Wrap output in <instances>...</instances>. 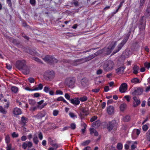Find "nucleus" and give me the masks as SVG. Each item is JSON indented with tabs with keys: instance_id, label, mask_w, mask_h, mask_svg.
<instances>
[{
	"instance_id": "nucleus-1",
	"label": "nucleus",
	"mask_w": 150,
	"mask_h": 150,
	"mask_svg": "<svg viewBox=\"0 0 150 150\" xmlns=\"http://www.w3.org/2000/svg\"><path fill=\"white\" fill-rule=\"evenodd\" d=\"M116 44V41L112 42L107 48H104L101 50V53L105 55L110 54L114 48Z\"/></svg>"
},
{
	"instance_id": "nucleus-2",
	"label": "nucleus",
	"mask_w": 150,
	"mask_h": 150,
	"mask_svg": "<svg viewBox=\"0 0 150 150\" xmlns=\"http://www.w3.org/2000/svg\"><path fill=\"white\" fill-rule=\"evenodd\" d=\"M130 35V32L125 35L124 39L118 44L117 47V49L114 50L112 54H114L119 51L122 48L124 45L127 41Z\"/></svg>"
},
{
	"instance_id": "nucleus-3",
	"label": "nucleus",
	"mask_w": 150,
	"mask_h": 150,
	"mask_svg": "<svg viewBox=\"0 0 150 150\" xmlns=\"http://www.w3.org/2000/svg\"><path fill=\"white\" fill-rule=\"evenodd\" d=\"M115 64L113 61L108 60L105 62L103 66L104 70L106 72H108L112 70L114 67Z\"/></svg>"
},
{
	"instance_id": "nucleus-4",
	"label": "nucleus",
	"mask_w": 150,
	"mask_h": 150,
	"mask_svg": "<svg viewBox=\"0 0 150 150\" xmlns=\"http://www.w3.org/2000/svg\"><path fill=\"white\" fill-rule=\"evenodd\" d=\"M75 81L76 79L74 78L69 77L66 79L64 83L69 87L73 88L74 87Z\"/></svg>"
},
{
	"instance_id": "nucleus-5",
	"label": "nucleus",
	"mask_w": 150,
	"mask_h": 150,
	"mask_svg": "<svg viewBox=\"0 0 150 150\" xmlns=\"http://www.w3.org/2000/svg\"><path fill=\"white\" fill-rule=\"evenodd\" d=\"M26 65V62L24 60L17 61L16 64V67L19 70H21Z\"/></svg>"
},
{
	"instance_id": "nucleus-6",
	"label": "nucleus",
	"mask_w": 150,
	"mask_h": 150,
	"mask_svg": "<svg viewBox=\"0 0 150 150\" xmlns=\"http://www.w3.org/2000/svg\"><path fill=\"white\" fill-rule=\"evenodd\" d=\"M116 122L115 120H112L108 122L107 125V128L109 131H111L113 129H115L117 125Z\"/></svg>"
},
{
	"instance_id": "nucleus-7",
	"label": "nucleus",
	"mask_w": 150,
	"mask_h": 150,
	"mask_svg": "<svg viewBox=\"0 0 150 150\" xmlns=\"http://www.w3.org/2000/svg\"><path fill=\"white\" fill-rule=\"evenodd\" d=\"M143 91V89L140 88H135L131 91V93L133 95H138L141 94Z\"/></svg>"
},
{
	"instance_id": "nucleus-8",
	"label": "nucleus",
	"mask_w": 150,
	"mask_h": 150,
	"mask_svg": "<svg viewBox=\"0 0 150 150\" xmlns=\"http://www.w3.org/2000/svg\"><path fill=\"white\" fill-rule=\"evenodd\" d=\"M45 75L49 80H51L54 77V74L53 71H48L45 72Z\"/></svg>"
},
{
	"instance_id": "nucleus-9",
	"label": "nucleus",
	"mask_w": 150,
	"mask_h": 150,
	"mask_svg": "<svg viewBox=\"0 0 150 150\" xmlns=\"http://www.w3.org/2000/svg\"><path fill=\"white\" fill-rule=\"evenodd\" d=\"M127 85L126 83H122L119 88V91L122 93H124L127 89Z\"/></svg>"
},
{
	"instance_id": "nucleus-10",
	"label": "nucleus",
	"mask_w": 150,
	"mask_h": 150,
	"mask_svg": "<svg viewBox=\"0 0 150 150\" xmlns=\"http://www.w3.org/2000/svg\"><path fill=\"white\" fill-rule=\"evenodd\" d=\"M140 133V130L139 129H134L132 132V137L133 139H136Z\"/></svg>"
},
{
	"instance_id": "nucleus-11",
	"label": "nucleus",
	"mask_w": 150,
	"mask_h": 150,
	"mask_svg": "<svg viewBox=\"0 0 150 150\" xmlns=\"http://www.w3.org/2000/svg\"><path fill=\"white\" fill-rule=\"evenodd\" d=\"M134 100L133 102V106L134 107H136L139 105L140 103V100L138 98L134 96L133 98Z\"/></svg>"
},
{
	"instance_id": "nucleus-12",
	"label": "nucleus",
	"mask_w": 150,
	"mask_h": 150,
	"mask_svg": "<svg viewBox=\"0 0 150 150\" xmlns=\"http://www.w3.org/2000/svg\"><path fill=\"white\" fill-rule=\"evenodd\" d=\"M44 102V100H42L40 101L37 103L38 105L37 108H38L39 109H41L44 107L45 106L47 105V103H45L42 104Z\"/></svg>"
},
{
	"instance_id": "nucleus-13",
	"label": "nucleus",
	"mask_w": 150,
	"mask_h": 150,
	"mask_svg": "<svg viewBox=\"0 0 150 150\" xmlns=\"http://www.w3.org/2000/svg\"><path fill=\"white\" fill-rule=\"evenodd\" d=\"M107 111L108 114L112 115L114 113V108L112 106H109L107 107Z\"/></svg>"
},
{
	"instance_id": "nucleus-14",
	"label": "nucleus",
	"mask_w": 150,
	"mask_h": 150,
	"mask_svg": "<svg viewBox=\"0 0 150 150\" xmlns=\"http://www.w3.org/2000/svg\"><path fill=\"white\" fill-rule=\"evenodd\" d=\"M127 143L129 145L131 144V150H134L135 148H137V141H129L127 142Z\"/></svg>"
},
{
	"instance_id": "nucleus-15",
	"label": "nucleus",
	"mask_w": 150,
	"mask_h": 150,
	"mask_svg": "<svg viewBox=\"0 0 150 150\" xmlns=\"http://www.w3.org/2000/svg\"><path fill=\"white\" fill-rule=\"evenodd\" d=\"M89 60H90L88 58V57H87L85 58H83L81 59H79L78 60H76V61L75 63H77V64H79L87 62Z\"/></svg>"
},
{
	"instance_id": "nucleus-16",
	"label": "nucleus",
	"mask_w": 150,
	"mask_h": 150,
	"mask_svg": "<svg viewBox=\"0 0 150 150\" xmlns=\"http://www.w3.org/2000/svg\"><path fill=\"white\" fill-rule=\"evenodd\" d=\"M71 103L74 105H78L80 103L79 99L77 98H74L70 100Z\"/></svg>"
},
{
	"instance_id": "nucleus-17",
	"label": "nucleus",
	"mask_w": 150,
	"mask_h": 150,
	"mask_svg": "<svg viewBox=\"0 0 150 150\" xmlns=\"http://www.w3.org/2000/svg\"><path fill=\"white\" fill-rule=\"evenodd\" d=\"M24 68H23L21 70L24 74L25 75L28 74L30 72V69L29 67L26 65L25 66Z\"/></svg>"
},
{
	"instance_id": "nucleus-18",
	"label": "nucleus",
	"mask_w": 150,
	"mask_h": 150,
	"mask_svg": "<svg viewBox=\"0 0 150 150\" xmlns=\"http://www.w3.org/2000/svg\"><path fill=\"white\" fill-rule=\"evenodd\" d=\"M13 113L15 115H18L21 114L22 112L21 110L18 108H16L13 110Z\"/></svg>"
},
{
	"instance_id": "nucleus-19",
	"label": "nucleus",
	"mask_w": 150,
	"mask_h": 150,
	"mask_svg": "<svg viewBox=\"0 0 150 150\" xmlns=\"http://www.w3.org/2000/svg\"><path fill=\"white\" fill-rule=\"evenodd\" d=\"M46 112H41L38 113L36 115L35 117L38 119H41L44 117L46 115Z\"/></svg>"
},
{
	"instance_id": "nucleus-20",
	"label": "nucleus",
	"mask_w": 150,
	"mask_h": 150,
	"mask_svg": "<svg viewBox=\"0 0 150 150\" xmlns=\"http://www.w3.org/2000/svg\"><path fill=\"white\" fill-rule=\"evenodd\" d=\"M52 56L49 55L46 56L44 58H43V60L45 62H47L49 63H50L51 62V59H52Z\"/></svg>"
},
{
	"instance_id": "nucleus-21",
	"label": "nucleus",
	"mask_w": 150,
	"mask_h": 150,
	"mask_svg": "<svg viewBox=\"0 0 150 150\" xmlns=\"http://www.w3.org/2000/svg\"><path fill=\"white\" fill-rule=\"evenodd\" d=\"M28 121V119L27 118L23 116L21 117V124L23 126L25 125L26 123Z\"/></svg>"
},
{
	"instance_id": "nucleus-22",
	"label": "nucleus",
	"mask_w": 150,
	"mask_h": 150,
	"mask_svg": "<svg viewBox=\"0 0 150 150\" xmlns=\"http://www.w3.org/2000/svg\"><path fill=\"white\" fill-rule=\"evenodd\" d=\"M125 68V67H122L117 68L116 70V72L119 74H122L124 72V70Z\"/></svg>"
},
{
	"instance_id": "nucleus-23",
	"label": "nucleus",
	"mask_w": 150,
	"mask_h": 150,
	"mask_svg": "<svg viewBox=\"0 0 150 150\" xmlns=\"http://www.w3.org/2000/svg\"><path fill=\"white\" fill-rule=\"evenodd\" d=\"M43 85L41 83L39 84L38 86H33V88H34V91L41 90L42 89Z\"/></svg>"
},
{
	"instance_id": "nucleus-24",
	"label": "nucleus",
	"mask_w": 150,
	"mask_h": 150,
	"mask_svg": "<svg viewBox=\"0 0 150 150\" xmlns=\"http://www.w3.org/2000/svg\"><path fill=\"white\" fill-rule=\"evenodd\" d=\"M33 141L34 143L36 144H37L39 141L38 139L37 134H35L33 135Z\"/></svg>"
},
{
	"instance_id": "nucleus-25",
	"label": "nucleus",
	"mask_w": 150,
	"mask_h": 150,
	"mask_svg": "<svg viewBox=\"0 0 150 150\" xmlns=\"http://www.w3.org/2000/svg\"><path fill=\"white\" fill-rule=\"evenodd\" d=\"M139 69V67L137 66V65H134L133 68L134 73L135 74L138 73Z\"/></svg>"
},
{
	"instance_id": "nucleus-26",
	"label": "nucleus",
	"mask_w": 150,
	"mask_h": 150,
	"mask_svg": "<svg viewBox=\"0 0 150 150\" xmlns=\"http://www.w3.org/2000/svg\"><path fill=\"white\" fill-rule=\"evenodd\" d=\"M18 88L15 86H12L11 88L12 91L15 93H17L18 91Z\"/></svg>"
},
{
	"instance_id": "nucleus-27",
	"label": "nucleus",
	"mask_w": 150,
	"mask_h": 150,
	"mask_svg": "<svg viewBox=\"0 0 150 150\" xmlns=\"http://www.w3.org/2000/svg\"><path fill=\"white\" fill-rule=\"evenodd\" d=\"M127 105L125 103H123L120 105V108L121 111H124L126 108Z\"/></svg>"
},
{
	"instance_id": "nucleus-28",
	"label": "nucleus",
	"mask_w": 150,
	"mask_h": 150,
	"mask_svg": "<svg viewBox=\"0 0 150 150\" xmlns=\"http://www.w3.org/2000/svg\"><path fill=\"white\" fill-rule=\"evenodd\" d=\"M57 100V101H62L64 102V103H67V105H68L69 103L62 96L59 97L58 98Z\"/></svg>"
},
{
	"instance_id": "nucleus-29",
	"label": "nucleus",
	"mask_w": 150,
	"mask_h": 150,
	"mask_svg": "<svg viewBox=\"0 0 150 150\" xmlns=\"http://www.w3.org/2000/svg\"><path fill=\"white\" fill-rule=\"evenodd\" d=\"M7 110H6L2 106H0V112L4 114H6L7 113Z\"/></svg>"
},
{
	"instance_id": "nucleus-30",
	"label": "nucleus",
	"mask_w": 150,
	"mask_h": 150,
	"mask_svg": "<svg viewBox=\"0 0 150 150\" xmlns=\"http://www.w3.org/2000/svg\"><path fill=\"white\" fill-rule=\"evenodd\" d=\"M88 99V98L86 96H83L81 97L79 99V100L81 102H85Z\"/></svg>"
},
{
	"instance_id": "nucleus-31",
	"label": "nucleus",
	"mask_w": 150,
	"mask_h": 150,
	"mask_svg": "<svg viewBox=\"0 0 150 150\" xmlns=\"http://www.w3.org/2000/svg\"><path fill=\"white\" fill-rule=\"evenodd\" d=\"M130 117L129 116L127 115L124 117L123 118V121L125 122H127L130 120Z\"/></svg>"
},
{
	"instance_id": "nucleus-32",
	"label": "nucleus",
	"mask_w": 150,
	"mask_h": 150,
	"mask_svg": "<svg viewBox=\"0 0 150 150\" xmlns=\"http://www.w3.org/2000/svg\"><path fill=\"white\" fill-rule=\"evenodd\" d=\"M124 2V1H122L121 2L120 5L118 6L117 8L116 9V10L115 11L113 12V13L114 14H115L118 11L119 9L122 6Z\"/></svg>"
},
{
	"instance_id": "nucleus-33",
	"label": "nucleus",
	"mask_w": 150,
	"mask_h": 150,
	"mask_svg": "<svg viewBox=\"0 0 150 150\" xmlns=\"http://www.w3.org/2000/svg\"><path fill=\"white\" fill-rule=\"evenodd\" d=\"M5 140L6 143L8 144L10 142V138L9 135H7L5 137Z\"/></svg>"
},
{
	"instance_id": "nucleus-34",
	"label": "nucleus",
	"mask_w": 150,
	"mask_h": 150,
	"mask_svg": "<svg viewBox=\"0 0 150 150\" xmlns=\"http://www.w3.org/2000/svg\"><path fill=\"white\" fill-rule=\"evenodd\" d=\"M132 83H140V81L139 79L137 78H134L131 80Z\"/></svg>"
},
{
	"instance_id": "nucleus-35",
	"label": "nucleus",
	"mask_w": 150,
	"mask_h": 150,
	"mask_svg": "<svg viewBox=\"0 0 150 150\" xmlns=\"http://www.w3.org/2000/svg\"><path fill=\"white\" fill-rule=\"evenodd\" d=\"M29 103L32 105H34L36 104V102L35 101V100L33 99H30L29 100Z\"/></svg>"
},
{
	"instance_id": "nucleus-36",
	"label": "nucleus",
	"mask_w": 150,
	"mask_h": 150,
	"mask_svg": "<svg viewBox=\"0 0 150 150\" xmlns=\"http://www.w3.org/2000/svg\"><path fill=\"white\" fill-rule=\"evenodd\" d=\"M88 109L87 108H82L81 110L82 112L86 115L88 114Z\"/></svg>"
},
{
	"instance_id": "nucleus-37",
	"label": "nucleus",
	"mask_w": 150,
	"mask_h": 150,
	"mask_svg": "<svg viewBox=\"0 0 150 150\" xmlns=\"http://www.w3.org/2000/svg\"><path fill=\"white\" fill-rule=\"evenodd\" d=\"M123 146L121 143H118L117 146V149L119 150H121Z\"/></svg>"
},
{
	"instance_id": "nucleus-38",
	"label": "nucleus",
	"mask_w": 150,
	"mask_h": 150,
	"mask_svg": "<svg viewBox=\"0 0 150 150\" xmlns=\"http://www.w3.org/2000/svg\"><path fill=\"white\" fill-rule=\"evenodd\" d=\"M50 144L51 145H52V146L54 147L55 149H57L59 147L58 145L56 143H53L51 142V143H50Z\"/></svg>"
},
{
	"instance_id": "nucleus-39",
	"label": "nucleus",
	"mask_w": 150,
	"mask_h": 150,
	"mask_svg": "<svg viewBox=\"0 0 150 150\" xmlns=\"http://www.w3.org/2000/svg\"><path fill=\"white\" fill-rule=\"evenodd\" d=\"M43 90L46 93H48L51 90L48 86H45L44 87Z\"/></svg>"
},
{
	"instance_id": "nucleus-40",
	"label": "nucleus",
	"mask_w": 150,
	"mask_h": 150,
	"mask_svg": "<svg viewBox=\"0 0 150 150\" xmlns=\"http://www.w3.org/2000/svg\"><path fill=\"white\" fill-rule=\"evenodd\" d=\"M90 142V141L89 140H87L85 142H83L81 144L83 146H86L88 145Z\"/></svg>"
},
{
	"instance_id": "nucleus-41",
	"label": "nucleus",
	"mask_w": 150,
	"mask_h": 150,
	"mask_svg": "<svg viewBox=\"0 0 150 150\" xmlns=\"http://www.w3.org/2000/svg\"><path fill=\"white\" fill-rule=\"evenodd\" d=\"M146 138L148 140L150 141V129L148 130V132L146 133Z\"/></svg>"
},
{
	"instance_id": "nucleus-42",
	"label": "nucleus",
	"mask_w": 150,
	"mask_h": 150,
	"mask_svg": "<svg viewBox=\"0 0 150 150\" xmlns=\"http://www.w3.org/2000/svg\"><path fill=\"white\" fill-rule=\"evenodd\" d=\"M38 137L40 140H42L43 138V135L41 132H38Z\"/></svg>"
},
{
	"instance_id": "nucleus-43",
	"label": "nucleus",
	"mask_w": 150,
	"mask_h": 150,
	"mask_svg": "<svg viewBox=\"0 0 150 150\" xmlns=\"http://www.w3.org/2000/svg\"><path fill=\"white\" fill-rule=\"evenodd\" d=\"M145 1V0H140L139 3V7L142 8L143 6Z\"/></svg>"
},
{
	"instance_id": "nucleus-44",
	"label": "nucleus",
	"mask_w": 150,
	"mask_h": 150,
	"mask_svg": "<svg viewBox=\"0 0 150 150\" xmlns=\"http://www.w3.org/2000/svg\"><path fill=\"white\" fill-rule=\"evenodd\" d=\"M6 149V150H14L13 149H12L11 145L10 144H7Z\"/></svg>"
},
{
	"instance_id": "nucleus-45",
	"label": "nucleus",
	"mask_w": 150,
	"mask_h": 150,
	"mask_svg": "<svg viewBox=\"0 0 150 150\" xmlns=\"http://www.w3.org/2000/svg\"><path fill=\"white\" fill-rule=\"evenodd\" d=\"M124 98L126 100L127 102H129L131 99L129 95H126L125 96Z\"/></svg>"
},
{
	"instance_id": "nucleus-46",
	"label": "nucleus",
	"mask_w": 150,
	"mask_h": 150,
	"mask_svg": "<svg viewBox=\"0 0 150 150\" xmlns=\"http://www.w3.org/2000/svg\"><path fill=\"white\" fill-rule=\"evenodd\" d=\"M59 113V111L57 110H54L53 112V115L54 116H56Z\"/></svg>"
},
{
	"instance_id": "nucleus-47",
	"label": "nucleus",
	"mask_w": 150,
	"mask_h": 150,
	"mask_svg": "<svg viewBox=\"0 0 150 150\" xmlns=\"http://www.w3.org/2000/svg\"><path fill=\"white\" fill-rule=\"evenodd\" d=\"M51 62H50L51 63H56L58 62V60L56 59L55 58H54L53 57H52Z\"/></svg>"
},
{
	"instance_id": "nucleus-48",
	"label": "nucleus",
	"mask_w": 150,
	"mask_h": 150,
	"mask_svg": "<svg viewBox=\"0 0 150 150\" xmlns=\"http://www.w3.org/2000/svg\"><path fill=\"white\" fill-rule=\"evenodd\" d=\"M6 2L8 4V6L11 8H12V3L11 0H6Z\"/></svg>"
},
{
	"instance_id": "nucleus-49",
	"label": "nucleus",
	"mask_w": 150,
	"mask_h": 150,
	"mask_svg": "<svg viewBox=\"0 0 150 150\" xmlns=\"http://www.w3.org/2000/svg\"><path fill=\"white\" fill-rule=\"evenodd\" d=\"M72 129H75L76 128V125L75 123H72L71 124L70 127Z\"/></svg>"
},
{
	"instance_id": "nucleus-50",
	"label": "nucleus",
	"mask_w": 150,
	"mask_h": 150,
	"mask_svg": "<svg viewBox=\"0 0 150 150\" xmlns=\"http://www.w3.org/2000/svg\"><path fill=\"white\" fill-rule=\"evenodd\" d=\"M96 56V54H93L88 56V58L89 60H90L95 57Z\"/></svg>"
},
{
	"instance_id": "nucleus-51",
	"label": "nucleus",
	"mask_w": 150,
	"mask_h": 150,
	"mask_svg": "<svg viewBox=\"0 0 150 150\" xmlns=\"http://www.w3.org/2000/svg\"><path fill=\"white\" fill-rule=\"evenodd\" d=\"M30 4L33 6H35L36 3L35 0H30Z\"/></svg>"
},
{
	"instance_id": "nucleus-52",
	"label": "nucleus",
	"mask_w": 150,
	"mask_h": 150,
	"mask_svg": "<svg viewBox=\"0 0 150 150\" xmlns=\"http://www.w3.org/2000/svg\"><path fill=\"white\" fill-rule=\"evenodd\" d=\"M144 65L145 67L149 69L150 68V63L146 62L144 64Z\"/></svg>"
},
{
	"instance_id": "nucleus-53",
	"label": "nucleus",
	"mask_w": 150,
	"mask_h": 150,
	"mask_svg": "<svg viewBox=\"0 0 150 150\" xmlns=\"http://www.w3.org/2000/svg\"><path fill=\"white\" fill-rule=\"evenodd\" d=\"M11 135L13 138H16L18 137V134L16 132H14Z\"/></svg>"
},
{
	"instance_id": "nucleus-54",
	"label": "nucleus",
	"mask_w": 150,
	"mask_h": 150,
	"mask_svg": "<svg viewBox=\"0 0 150 150\" xmlns=\"http://www.w3.org/2000/svg\"><path fill=\"white\" fill-rule=\"evenodd\" d=\"M64 97L67 100H69L70 99V96L69 94L68 93H66L64 95Z\"/></svg>"
},
{
	"instance_id": "nucleus-55",
	"label": "nucleus",
	"mask_w": 150,
	"mask_h": 150,
	"mask_svg": "<svg viewBox=\"0 0 150 150\" xmlns=\"http://www.w3.org/2000/svg\"><path fill=\"white\" fill-rule=\"evenodd\" d=\"M28 80L30 83H33L35 82V79L33 78H29L28 79Z\"/></svg>"
},
{
	"instance_id": "nucleus-56",
	"label": "nucleus",
	"mask_w": 150,
	"mask_h": 150,
	"mask_svg": "<svg viewBox=\"0 0 150 150\" xmlns=\"http://www.w3.org/2000/svg\"><path fill=\"white\" fill-rule=\"evenodd\" d=\"M16 102L20 106V107H23V106L22 105H24V104L23 103H24V102H22V103L20 102L19 100H16Z\"/></svg>"
},
{
	"instance_id": "nucleus-57",
	"label": "nucleus",
	"mask_w": 150,
	"mask_h": 150,
	"mask_svg": "<svg viewBox=\"0 0 150 150\" xmlns=\"http://www.w3.org/2000/svg\"><path fill=\"white\" fill-rule=\"evenodd\" d=\"M83 126L84 128L82 129L81 130V132L83 134L85 132L87 125L85 124H84L83 125Z\"/></svg>"
},
{
	"instance_id": "nucleus-58",
	"label": "nucleus",
	"mask_w": 150,
	"mask_h": 150,
	"mask_svg": "<svg viewBox=\"0 0 150 150\" xmlns=\"http://www.w3.org/2000/svg\"><path fill=\"white\" fill-rule=\"evenodd\" d=\"M69 116L72 118H76V116L72 112H70L69 114Z\"/></svg>"
},
{
	"instance_id": "nucleus-59",
	"label": "nucleus",
	"mask_w": 150,
	"mask_h": 150,
	"mask_svg": "<svg viewBox=\"0 0 150 150\" xmlns=\"http://www.w3.org/2000/svg\"><path fill=\"white\" fill-rule=\"evenodd\" d=\"M81 85L83 86H84L86 85V82L85 79H82L81 82Z\"/></svg>"
},
{
	"instance_id": "nucleus-60",
	"label": "nucleus",
	"mask_w": 150,
	"mask_h": 150,
	"mask_svg": "<svg viewBox=\"0 0 150 150\" xmlns=\"http://www.w3.org/2000/svg\"><path fill=\"white\" fill-rule=\"evenodd\" d=\"M56 94L62 95L63 92L62 91L60 90H57L56 91Z\"/></svg>"
},
{
	"instance_id": "nucleus-61",
	"label": "nucleus",
	"mask_w": 150,
	"mask_h": 150,
	"mask_svg": "<svg viewBox=\"0 0 150 150\" xmlns=\"http://www.w3.org/2000/svg\"><path fill=\"white\" fill-rule=\"evenodd\" d=\"M148 127L146 125H144L142 127L143 130L144 131H146L148 129Z\"/></svg>"
},
{
	"instance_id": "nucleus-62",
	"label": "nucleus",
	"mask_w": 150,
	"mask_h": 150,
	"mask_svg": "<svg viewBox=\"0 0 150 150\" xmlns=\"http://www.w3.org/2000/svg\"><path fill=\"white\" fill-rule=\"evenodd\" d=\"M25 89L27 91H34V88H33V89H30L29 87H25Z\"/></svg>"
},
{
	"instance_id": "nucleus-63",
	"label": "nucleus",
	"mask_w": 150,
	"mask_h": 150,
	"mask_svg": "<svg viewBox=\"0 0 150 150\" xmlns=\"http://www.w3.org/2000/svg\"><path fill=\"white\" fill-rule=\"evenodd\" d=\"M90 133L91 134H93L94 133V132H95L96 130L95 129L93 128H90L89 129Z\"/></svg>"
},
{
	"instance_id": "nucleus-64",
	"label": "nucleus",
	"mask_w": 150,
	"mask_h": 150,
	"mask_svg": "<svg viewBox=\"0 0 150 150\" xmlns=\"http://www.w3.org/2000/svg\"><path fill=\"white\" fill-rule=\"evenodd\" d=\"M145 13L146 14L147 13L149 15L150 14V7H148L147 8Z\"/></svg>"
}]
</instances>
